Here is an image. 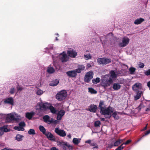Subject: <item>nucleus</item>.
<instances>
[{
    "label": "nucleus",
    "mask_w": 150,
    "mask_h": 150,
    "mask_svg": "<svg viewBox=\"0 0 150 150\" xmlns=\"http://www.w3.org/2000/svg\"><path fill=\"white\" fill-rule=\"evenodd\" d=\"M43 93V91L40 89L38 90L36 92V94L39 95H41Z\"/></svg>",
    "instance_id": "nucleus-45"
},
{
    "label": "nucleus",
    "mask_w": 150,
    "mask_h": 150,
    "mask_svg": "<svg viewBox=\"0 0 150 150\" xmlns=\"http://www.w3.org/2000/svg\"><path fill=\"white\" fill-rule=\"evenodd\" d=\"M144 21V19L142 18H140L135 20L134 23L135 25L140 24Z\"/></svg>",
    "instance_id": "nucleus-21"
},
{
    "label": "nucleus",
    "mask_w": 150,
    "mask_h": 150,
    "mask_svg": "<svg viewBox=\"0 0 150 150\" xmlns=\"http://www.w3.org/2000/svg\"><path fill=\"white\" fill-rule=\"evenodd\" d=\"M48 138V139L50 140L55 141V138L53 135L50 132H47L45 134Z\"/></svg>",
    "instance_id": "nucleus-19"
},
{
    "label": "nucleus",
    "mask_w": 150,
    "mask_h": 150,
    "mask_svg": "<svg viewBox=\"0 0 150 150\" xmlns=\"http://www.w3.org/2000/svg\"><path fill=\"white\" fill-rule=\"evenodd\" d=\"M65 113V111L64 110H62L58 111V113H57V120H61L62 116L64 115Z\"/></svg>",
    "instance_id": "nucleus-18"
},
{
    "label": "nucleus",
    "mask_w": 150,
    "mask_h": 150,
    "mask_svg": "<svg viewBox=\"0 0 150 150\" xmlns=\"http://www.w3.org/2000/svg\"><path fill=\"white\" fill-rule=\"evenodd\" d=\"M85 143H88L90 144L91 142V140L90 139L88 140L85 142Z\"/></svg>",
    "instance_id": "nucleus-55"
},
{
    "label": "nucleus",
    "mask_w": 150,
    "mask_h": 150,
    "mask_svg": "<svg viewBox=\"0 0 150 150\" xmlns=\"http://www.w3.org/2000/svg\"><path fill=\"white\" fill-rule=\"evenodd\" d=\"M100 119L101 121H105V118H100Z\"/></svg>",
    "instance_id": "nucleus-60"
},
{
    "label": "nucleus",
    "mask_w": 150,
    "mask_h": 150,
    "mask_svg": "<svg viewBox=\"0 0 150 150\" xmlns=\"http://www.w3.org/2000/svg\"><path fill=\"white\" fill-rule=\"evenodd\" d=\"M5 104H8L12 106L14 105V101L12 97H10L5 99L4 101Z\"/></svg>",
    "instance_id": "nucleus-10"
},
{
    "label": "nucleus",
    "mask_w": 150,
    "mask_h": 150,
    "mask_svg": "<svg viewBox=\"0 0 150 150\" xmlns=\"http://www.w3.org/2000/svg\"><path fill=\"white\" fill-rule=\"evenodd\" d=\"M93 72L92 71H90L88 72L85 75L84 78V81L85 82L88 83L93 78Z\"/></svg>",
    "instance_id": "nucleus-8"
},
{
    "label": "nucleus",
    "mask_w": 150,
    "mask_h": 150,
    "mask_svg": "<svg viewBox=\"0 0 150 150\" xmlns=\"http://www.w3.org/2000/svg\"><path fill=\"white\" fill-rule=\"evenodd\" d=\"M78 68L82 71L84 69L85 67L83 65H79L78 66Z\"/></svg>",
    "instance_id": "nucleus-48"
},
{
    "label": "nucleus",
    "mask_w": 150,
    "mask_h": 150,
    "mask_svg": "<svg viewBox=\"0 0 150 150\" xmlns=\"http://www.w3.org/2000/svg\"><path fill=\"white\" fill-rule=\"evenodd\" d=\"M47 71L48 73L52 74L55 72V70L53 67H50V65L48 67Z\"/></svg>",
    "instance_id": "nucleus-27"
},
{
    "label": "nucleus",
    "mask_w": 150,
    "mask_h": 150,
    "mask_svg": "<svg viewBox=\"0 0 150 150\" xmlns=\"http://www.w3.org/2000/svg\"><path fill=\"white\" fill-rule=\"evenodd\" d=\"M100 79L99 78L97 77L95 79H93L92 80V82L94 84H97L100 82Z\"/></svg>",
    "instance_id": "nucleus-33"
},
{
    "label": "nucleus",
    "mask_w": 150,
    "mask_h": 150,
    "mask_svg": "<svg viewBox=\"0 0 150 150\" xmlns=\"http://www.w3.org/2000/svg\"><path fill=\"white\" fill-rule=\"evenodd\" d=\"M50 104V103H47L40 104L39 105V108L37 109L41 110H46L47 109H48Z\"/></svg>",
    "instance_id": "nucleus-13"
},
{
    "label": "nucleus",
    "mask_w": 150,
    "mask_h": 150,
    "mask_svg": "<svg viewBox=\"0 0 150 150\" xmlns=\"http://www.w3.org/2000/svg\"><path fill=\"white\" fill-rule=\"evenodd\" d=\"M122 42H119L118 45L121 47H123L126 46L129 43L130 39L126 37L121 38Z\"/></svg>",
    "instance_id": "nucleus-6"
},
{
    "label": "nucleus",
    "mask_w": 150,
    "mask_h": 150,
    "mask_svg": "<svg viewBox=\"0 0 150 150\" xmlns=\"http://www.w3.org/2000/svg\"><path fill=\"white\" fill-rule=\"evenodd\" d=\"M145 74L147 76H150V69L146 70L144 72Z\"/></svg>",
    "instance_id": "nucleus-44"
},
{
    "label": "nucleus",
    "mask_w": 150,
    "mask_h": 150,
    "mask_svg": "<svg viewBox=\"0 0 150 150\" xmlns=\"http://www.w3.org/2000/svg\"><path fill=\"white\" fill-rule=\"evenodd\" d=\"M19 127H24L25 126V122H21L19 124Z\"/></svg>",
    "instance_id": "nucleus-46"
},
{
    "label": "nucleus",
    "mask_w": 150,
    "mask_h": 150,
    "mask_svg": "<svg viewBox=\"0 0 150 150\" xmlns=\"http://www.w3.org/2000/svg\"><path fill=\"white\" fill-rule=\"evenodd\" d=\"M149 133H150V129L147 131L144 134L143 136V137H144L145 136H146L148 134H149Z\"/></svg>",
    "instance_id": "nucleus-51"
},
{
    "label": "nucleus",
    "mask_w": 150,
    "mask_h": 150,
    "mask_svg": "<svg viewBox=\"0 0 150 150\" xmlns=\"http://www.w3.org/2000/svg\"><path fill=\"white\" fill-rule=\"evenodd\" d=\"M132 142V140L131 139H129L127 140L125 142L123 143L122 144L120 145H122L123 146V145L124 144L127 145L130 143Z\"/></svg>",
    "instance_id": "nucleus-47"
},
{
    "label": "nucleus",
    "mask_w": 150,
    "mask_h": 150,
    "mask_svg": "<svg viewBox=\"0 0 150 150\" xmlns=\"http://www.w3.org/2000/svg\"><path fill=\"white\" fill-rule=\"evenodd\" d=\"M67 53L68 55V56L71 58H75L77 55V52H76L75 50L73 49L68 50Z\"/></svg>",
    "instance_id": "nucleus-12"
},
{
    "label": "nucleus",
    "mask_w": 150,
    "mask_h": 150,
    "mask_svg": "<svg viewBox=\"0 0 150 150\" xmlns=\"http://www.w3.org/2000/svg\"><path fill=\"white\" fill-rule=\"evenodd\" d=\"M2 132L1 131V130H0V135H2Z\"/></svg>",
    "instance_id": "nucleus-64"
},
{
    "label": "nucleus",
    "mask_w": 150,
    "mask_h": 150,
    "mask_svg": "<svg viewBox=\"0 0 150 150\" xmlns=\"http://www.w3.org/2000/svg\"><path fill=\"white\" fill-rule=\"evenodd\" d=\"M14 129H15L17 130L18 131H23L24 130V129L22 127L18 126H15L14 127Z\"/></svg>",
    "instance_id": "nucleus-39"
},
{
    "label": "nucleus",
    "mask_w": 150,
    "mask_h": 150,
    "mask_svg": "<svg viewBox=\"0 0 150 150\" xmlns=\"http://www.w3.org/2000/svg\"><path fill=\"white\" fill-rule=\"evenodd\" d=\"M59 82V81L58 79H55L51 81L49 85L52 86H55L58 84Z\"/></svg>",
    "instance_id": "nucleus-26"
},
{
    "label": "nucleus",
    "mask_w": 150,
    "mask_h": 150,
    "mask_svg": "<svg viewBox=\"0 0 150 150\" xmlns=\"http://www.w3.org/2000/svg\"><path fill=\"white\" fill-rule=\"evenodd\" d=\"M142 88V84L140 83H136L132 86L133 90L135 92L139 91V90Z\"/></svg>",
    "instance_id": "nucleus-11"
},
{
    "label": "nucleus",
    "mask_w": 150,
    "mask_h": 150,
    "mask_svg": "<svg viewBox=\"0 0 150 150\" xmlns=\"http://www.w3.org/2000/svg\"><path fill=\"white\" fill-rule=\"evenodd\" d=\"M149 110H150V108H147L146 109V110H145V111H147V112H148V111H149Z\"/></svg>",
    "instance_id": "nucleus-62"
},
{
    "label": "nucleus",
    "mask_w": 150,
    "mask_h": 150,
    "mask_svg": "<svg viewBox=\"0 0 150 150\" xmlns=\"http://www.w3.org/2000/svg\"><path fill=\"white\" fill-rule=\"evenodd\" d=\"M21 117L15 112L11 113L8 114V116L6 117L7 120H15L17 121L18 120H20Z\"/></svg>",
    "instance_id": "nucleus-5"
},
{
    "label": "nucleus",
    "mask_w": 150,
    "mask_h": 150,
    "mask_svg": "<svg viewBox=\"0 0 150 150\" xmlns=\"http://www.w3.org/2000/svg\"><path fill=\"white\" fill-rule=\"evenodd\" d=\"M147 129V125H146L145 127H144V128L143 129V131H144L146 130Z\"/></svg>",
    "instance_id": "nucleus-63"
},
{
    "label": "nucleus",
    "mask_w": 150,
    "mask_h": 150,
    "mask_svg": "<svg viewBox=\"0 0 150 150\" xmlns=\"http://www.w3.org/2000/svg\"><path fill=\"white\" fill-rule=\"evenodd\" d=\"M50 150H58V149L55 147H53L51 148Z\"/></svg>",
    "instance_id": "nucleus-57"
},
{
    "label": "nucleus",
    "mask_w": 150,
    "mask_h": 150,
    "mask_svg": "<svg viewBox=\"0 0 150 150\" xmlns=\"http://www.w3.org/2000/svg\"><path fill=\"white\" fill-rule=\"evenodd\" d=\"M50 110L51 112L53 114H56L57 110L55 108L52 106L51 104H50L49 106L48 109Z\"/></svg>",
    "instance_id": "nucleus-22"
},
{
    "label": "nucleus",
    "mask_w": 150,
    "mask_h": 150,
    "mask_svg": "<svg viewBox=\"0 0 150 150\" xmlns=\"http://www.w3.org/2000/svg\"><path fill=\"white\" fill-rule=\"evenodd\" d=\"M117 114L122 115V113L117 111H115L112 114V115L115 119L118 120L119 119V116L117 115Z\"/></svg>",
    "instance_id": "nucleus-23"
},
{
    "label": "nucleus",
    "mask_w": 150,
    "mask_h": 150,
    "mask_svg": "<svg viewBox=\"0 0 150 150\" xmlns=\"http://www.w3.org/2000/svg\"><path fill=\"white\" fill-rule=\"evenodd\" d=\"M98 109V107L96 105L91 104L88 107L87 110L90 112L95 113Z\"/></svg>",
    "instance_id": "nucleus-14"
},
{
    "label": "nucleus",
    "mask_w": 150,
    "mask_h": 150,
    "mask_svg": "<svg viewBox=\"0 0 150 150\" xmlns=\"http://www.w3.org/2000/svg\"><path fill=\"white\" fill-rule=\"evenodd\" d=\"M54 132L57 134L61 137H64L66 135V132L64 130L59 129L58 127L55 128Z\"/></svg>",
    "instance_id": "nucleus-9"
},
{
    "label": "nucleus",
    "mask_w": 150,
    "mask_h": 150,
    "mask_svg": "<svg viewBox=\"0 0 150 150\" xmlns=\"http://www.w3.org/2000/svg\"><path fill=\"white\" fill-rule=\"evenodd\" d=\"M52 122L51 124H53L55 125L59 123V122L57 120H54L52 118H51Z\"/></svg>",
    "instance_id": "nucleus-42"
},
{
    "label": "nucleus",
    "mask_w": 150,
    "mask_h": 150,
    "mask_svg": "<svg viewBox=\"0 0 150 150\" xmlns=\"http://www.w3.org/2000/svg\"><path fill=\"white\" fill-rule=\"evenodd\" d=\"M59 55V59L62 62H67L69 60V57L67 55L65 52L64 51L60 53Z\"/></svg>",
    "instance_id": "nucleus-7"
},
{
    "label": "nucleus",
    "mask_w": 150,
    "mask_h": 150,
    "mask_svg": "<svg viewBox=\"0 0 150 150\" xmlns=\"http://www.w3.org/2000/svg\"><path fill=\"white\" fill-rule=\"evenodd\" d=\"M90 146H93V149H98V147L97 144L95 142H92L90 144Z\"/></svg>",
    "instance_id": "nucleus-34"
},
{
    "label": "nucleus",
    "mask_w": 150,
    "mask_h": 150,
    "mask_svg": "<svg viewBox=\"0 0 150 150\" xmlns=\"http://www.w3.org/2000/svg\"><path fill=\"white\" fill-rule=\"evenodd\" d=\"M15 88L14 87L11 88L9 92L11 94H13L14 93L15 91Z\"/></svg>",
    "instance_id": "nucleus-43"
},
{
    "label": "nucleus",
    "mask_w": 150,
    "mask_h": 150,
    "mask_svg": "<svg viewBox=\"0 0 150 150\" xmlns=\"http://www.w3.org/2000/svg\"><path fill=\"white\" fill-rule=\"evenodd\" d=\"M53 48V45L52 44H50V45H49L48 47H46L45 48V52L46 53H48L49 52V50L52 49Z\"/></svg>",
    "instance_id": "nucleus-35"
},
{
    "label": "nucleus",
    "mask_w": 150,
    "mask_h": 150,
    "mask_svg": "<svg viewBox=\"0 0 150 150\" xmlns=\"http://www.w3.org/2000/svg\"><path fill=\"white\" fill-rule=\"evenodd\" d=\"M43 121L44 122L48 124H50L52 122L51 118L50 119V117L48 115H45L43 117Z\"/></svg>",
    "instance_id": "nucleus-20"
},
{
    "label": "nucleus",
    "mask_w": 150,
    "mask_h": 150,
    "mask_svg": "<svg viewBox=\"0 0 150 150\" xmlns=\"http://www.w3.org/2000/svg\"><path fill=\"white\" fill-rule=\"evenodd\" d=\"M67 95L66 90H62L58 93L56 95V99L59 101H62L64 100Z\"/></svg>",
    "instance_id": "nucleus-3"
},
{
    "label": "nucleus",
    "mask_w": 150,
    "mask_h": 150,
    "mask_svg": "<svg viewBox=\"0 0 150 150\" xmlns=\"http://www.w3.org/2000/svg\"><path fill=\"white\" fill-rule=\"evenodd\" d=\"M97 62L98 65H104L110 63L111 62V59L110 58L104 57L98 58Z\"/></svg>",
    "instance_id": "nucleus-4"
},
{
    "label": "nucleus",
    "mask_w": 150,
    "mask_h": 150,
    "mask_svg": "<svg viewBox=\"0 0 150 150\" xmlns=\"http://www.w3.org/2000/svg\"><path fill=\"white\" fill-rule=\"evenodd\" d=\"M146 101L149 102L150 101V100H143L142 102H141L139 105L136 108V109L138 111H139L142 108H143L144 107L146 106Z\"/></svg>",
    "instance_id": "nucleus-15"
},
{
    "label": "nucleus",
    "mask_w": 150,
    "mask_h": 150,
    "mask_svg": "<svg viewBox=\"0 0 150 150\" xmlns=\"http://www.w3.org/2000/svg\"><path fill=\"white\" fill-rule=\"evenodd\" d=\"M119 141H120V143L122 142L124 140H125V139H119Z\"/></svg>",
    "instance_id": "nucleus-59"
},
{
    "label": "nucleus",
    "mask_w": 150,
    "mask_h": 150,
    "mask_svg": "<svg viewBox=\"0 0 150 150\" xmlns=\"http://www.w3.org/2000/svg\"><path fill=\"white\" fill-rule=\"evenodd\" d=\"M88 91L92 94H96L97 93L96 91L92 88H88Z\"/></svg>",
    "instance_id": "nucleus-32"
},
{
    "label": "nucleus",
    "mask_w": 150,
    "mask_h": 150,
    "mask_svg": "<svg viewBox=\"0 0 150 150\" xmlns=\"http://www.w3.org/2000/svg\"><path fill=\"white\" fill-rule=\"evenodd\" d=\"M136 70V69L133 67H131L129 69L130 74H134Z\"/></svg>",
    "instance_id": "nucleus-36"
},
{
    "label": "nucleus",
    "mask_w": 150,
    "mask_h": 150,
    "mask_svg": "<svg viewBox=\"0 0 150 150\" xmlns=\"http://www.w3.org/2000/svg\"><path fill=\"white\" fill-rule=\"evenodd\" d=\"M81 139L74 138L73 139V143L75 145H78L81 142Z\"/></svg>",
    "instance_id": "nucleus-30"
},
{
    "label": "nucleus",
    "mask_w": 150,
    "mask_h": 150,
    "mask_svg": "<svg viewBox=\"0 0 150 150\" xmlns=\"http://www.w3.org/2000/svg\"><path fill=\"white\" fill-rule=\"evenodd\" d=\"M67 137H68V138L69 139H70L71 138V134H68L67 136Z\"/></svg>",
    "instance_id": "nucleus-61"
},
{
    "label": "nucleus",
    "mask_w": 150,
    "mask_h": 150,
    "mask_svg": "<svg viewBox=\"0 0 150 150\" xmlns=\"http://www.w3.org/2000/svg\"><path fill=\"white\" fill-rule=\"evenodd\" d=\"M98 107L100 110V113L102 115H105V118L110 119L111 116V113L113 111L112 108L109 106L106 108L103 100H100Z\"/></svg>",
    "instance_id": "nucleus-1"
},
{
    "label": "nucleus",
    "mask_w": 150,
    "mask_h": 150,
    "mask_svg": "<svg viewBox=\"0 0 150 150\" xmlns=\"http://www.w3.org/2000/svg\"><path fill=\"white\" fill-rule=\"evenodd\" d=\"M121 86L118 83H114L113 84L112 88L114 90L117 91L121 88Z\"/></svg>",
    "instance_id": "nucleus-25"
},
{
    "label": "nucleus",
    "mask_w": 150,
    "mask_h": 150,
    "mask_svg": "<svg viewBox=\"0 0 150 150\" xmlns=\"http://www.w3.org/2000/svg\"><path fill=\"white\" fill-rule=\"evenodd\" d=\"M147 86L149 88L150 87V81L147 82Z\"/></svg>",
    "instance_id": "nucleus-58"
},
{
    "label": "nucleus",
    "mask_w": 150,
    "mask_h": 150,
    "mask_svg": "<svg viewBox=\"0 0 150 150\" xmlns=\"http://www.w3.org/2000/svg\"><path fill=\"white\" fill-rule=\"evenodd\" d=\"M66 74L70 78H75L77 75L75 70H71L67 71Z\"/></svg>",
    "instance_id": "nucleus-17"
},
{
    "label": "nucleus",
    "mask_w": 150,
    "mask_h": 150,
    "mask_svg": "<svg viewBox=\"0 0 150 150\" xmlns=\"http://www.w3.org/2000/svg\"><path fill=\"white\" fill-rule=\"evenodd\" d=\"M110 74V75H105L103 79L102 82L104 87L110 86L113 82V79L117 77V75L114 70H111Z\"/></svg>",
    "instance_id": "nucleus-2"
},
{
    "label": "nucleus",
    "mask_w": 150,
    "mask_h": 150,
    "mask_svg": "<svg viewBox=\"0 0 150 150\" xmlns=\"http://www.w3.org/2000/svg\"><path fill=\"white\" fill-rule=\"evenodd\" d=\"M61 144L63 146V149L64 150H70V149L72 148V146H70L67 142H62Z\"/></svg>",
    "instance_id": "nucleus-16"
},
{
    "label": "nucleus",
    "mask_w": 150,
    "mask_h": 150,
    "mask_svg": "<svg viewBox=\"0 0 150 150\" xmlns=\"http://www.w3.org/2000/svg\"><path fill=\"white\" fill-rule=\"evenodd\" d=\"M75 71H76V73H80L81 72V71L80 70V69H79V68H78L76 69V70H75Z\"/></svg>",
    "instance_id": "nucleus-52"
},
{
    "label": "nucleus",
    "mask_w": 150,
    "mask_h": 150,
    "mask_svg": "<svg viewBox=\"0 0 150 150\" xmlns=\"http://www.w3.org/2000/svg\"><path fill=\"white\" fill-rule=\"evenodd\" d=\"M137 93L136 95L134 96V99L135 100H137L139 99L142 94V91H137Z\"/></svg>",
    "instance_id": "nucleus-29"
},
{
    "label": "nucleus",
    "mask_w": 150,
    "mask_h": 150,
    "mask_svg": "<svg viewBox=\"0 0 150 150\" xmlns=\"http://www.w3.org/2000/svg\"><path fill=\"white\" fill-rule=\"evenodd\" d=\"M139 66L140 68H143L144 66V64L143 63L140 62L139 64Z\"/></svg>",
    "instance_id": "nucleus-49"
},
{
    "label": "nucleus",
    "mask_w": 150,
    "mask_h": 150,
    "mask_svg": "<svg viewBox=\"0 0 150 150\" xmlns=\"http://www.w3.org/2000/svg\"><path fill=\"white\" fill-rule=\"evenodd\" d=\"M84 57L86 60H88L91 59L92 57L90 54H84Z\"/></svg>",
    "instance_id": "nucleus-38"
},
{
    "label": "nucleus",
    "mask_w": 150,
    "mask_h": 150,
    "mask_svg": "<svg viewBox=\"0 0 150 150\" xmlns=\"http://www.w3.org/2000/svg\"><path fill=\"white\" fill-rule=\"evenodd\" d=\"M28 133L30 135H34L35 134V131L34 129H31L28 131Z\"/></svg>",
    "instance_id": "nucleus-37"
},
{
    "label": "nucleus",
    "mask_w": 150,
    "mask_h": 150,
    "mask_svg": "<svg viewBox=\"0 0 150 150\" xmlns=\"http://www.w3.org/2000/svg\"><path fill=\"white\" fill-rule=\"evenodd\" d=\"M23 137L24 136L23 135L20 134H17L15 138V139L18 142H20L23 140Z\"/></svg>",
    "instance_id": "nucleus-28"
},
{
    "label": "nucleus",
    "mask_w": 150,
    "mask_h": 150,
    "mask_svg": "<svg viewBox=\"0 0 150 150\" xmlns=\"http://www.w3.org/2000/svg\"><path fill=\"white\" fill-rule=\"evenodd\" d=\"M120 144V142L119 140H117L114 143L113 145L115 146H117L119 145Z\"/></svg>",
    "instance_id": "nucleus-41"
},
{
    "label": "nucleus",
    "mask_w": 150,
    "mask_h": 150,
    "mask_svg": "<svg viewBox=\"0 0 150 150\" xmlns=\"http://www.w3.org/2000/svg\"><path fill=\"white\" fill-rule=\"evenodd\" d=\"M39 129L40 131L42 132L45 135L46 133V129L43 126L40 125L39 126Z\"/></svg>",
    "instance_id": "nucleus-31"
},
{
    "label": "nucleus",
    "mask_w": 150,
    "mask_h": 150,
    "mask_svg": "<svg viewBox=\"0 0 150 150\" xmlns=\"http://www.w3.org/2000/svg\"><path fill=\"white\" fill-rule=\"evenodd\" d=\"M2 129L5 132H6L8 131V129L6 127H3L2 128Z\"/></svg>",
    "instance_id": "nucleus-54"
},
{
    "label": "nucleus",
    "mask_w": 150,
    "mask_h": 150,
    "mask_svg": "<svg viewBox=\"0 0 150 150\" xmlns=\"http://www.w3.org/2000/svg\"><path fill=\"white\" fill-rule=\"evenodd\" d=\"M17 89L18 91H21V90H23V88L22 87H17Z\"/></svg>",
    "instance_id": "nucleus-56"
},
{
    "label": "nucleus",
    "mask_w": 150,
    "mask_h": 150,
    "mask_svg": "<svg viewBox=\"0 0 150 150\" xmlns=\"http://www.w3.org/2000/svg\"><path fill=\"white\" fill-rule=\"evenodd\" d=\"M100 124L101 123L100 121H96L94 122V126L95 127H100Z\"/></svg>",
    "instance_id": "nucleus-40"
},
{
    "label": "nucleus",
    "mask_w": 150,
    "mask_h": 150,
    "mask_svg": "<svg viewBox=\"0 0 150 150\" xmlns=\"http://www.w3.org/2000/svg\"><path fill=\"white\" fill-rule=\"evenodd\" d=\"M124 148V146H122V145H120L118 146L117 149L115 150H122Z\"/></svg>",
    "instance_id": "nucleus-50"
},
{
    "label": "nucleus",
    "mask_w": 150,
    "mask_h": 150,
    "mask_svg": "<svg viewBox=\"0 0 150 150\" xmlns=\"http://www.w3.org/2000/svg\"><path fill=\"white\" fill-rule=\"evenodd\" d=\"M35 114V112H27L26 113L25 117L29 120H30L32 118Z\"/></svg>",
    "instance_id": "nucleus-24"
},
{
    "label": "nucleus",
    "mask_w": 150,
    "mask_h": 150,
    "mask_svg": "<svg viewBox=\"0 0 150 150\" xmlns=\"http://www.w3.org/2000/svg\"><path fill=\"white\" fill-rule=\"evenodd\" d=\"M91 65L89 63H87L86 64V68L88 69L91 67Z\"/></svg>",
    "instance_id": "nucleus-53"
}]
</instances>
